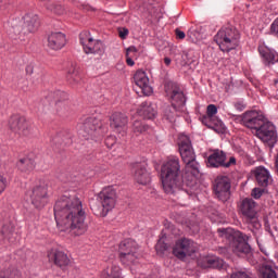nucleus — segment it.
I'll return each mask as SVG.
<instances>
[{
	"label": "nucleus",
	"instance_id": "nucleus-49",
	"mask_svg": "<svg viewBox=\"0 0 278 278\" xmlns=\"http://www.w3.org/2000/svg\"><path fill=\"white\" fill-rule=\"evenodd\" d=\"M126 63L128 66H134V64H136V62H134L131 58H127Z\"/></svg>",
	"mask_w": 278,
	"mask_h": 278
},
{
	"label": "nucleus",
	"instance_id": "nucleus-20",
	"mask_svg": "<svg viewBox=\"0 0 278 278\" xmlns=\"http://www.w3.org/2000/svg\"><path fill=\"white\" fill-rule=\"evenodd\" d=\"M48 260L50 264H54V266H58L62 270H66V267L71 262L68 255L58 249H52L48 252Z\"/></svg>",
	"mask_w": 278,
	"mask_h": 278
},
{
	"label": "nucleus",
	"instance_id": "nucleus-54",
	"mask_svg": "<svg viewBox=\"0 0 278 278\" xmlns=\"http://www.w3.org/2000/svg\"><path fill=\"white\" fill-rule=\"evenodd\" d=\"M59 140H60V136H56V137L54 138V141L58 142Z\"/></svg>",
	"mask_w": 278,
	"mask_h": 278
},
{
	"label": "nucleus",
	"instance_id": "nucleus-42",
	"mask_svg": "<svg viewBox=\"0 0 278 278\" xmlns=\"http://www.w3.org/2000/svg\"><path fill=\"white\" fill-rule=\"evenodd\" d=\"M230 166H236V156H230L228 162L224 161V168H229Z\"/></svg>",
	"mask_w": 278,
	"mask_h": 278
},
{
	"label": "nucleus",
	"instance_id": "nucleus-48",
	"mask_svg": "<svg viewBox=\"0 0 278 278\" xmlns=\"http://www.w3.org/2000/svg\"><path fill=\"white\" fill-rule=\"evenodd\" d=\"M235 108H236L237 110H239L240 112H242V110H244V105H243L242 103H236V104H235Z\"/></svg>",
	"mask_w": 278,
	"mask_h": 278
},
{
	"label": "nucleus",
	"instance_id": "nucleus-2",
	"mask_svg": "<svg viewBox=\"0 0 278 278\" xmlns=\"http://www.w3.org/2000/svg\"><path fill=\"white\" fill-rule=\"evenodd\" d=\"M218 233L226 242H228L229 249L232 250L238 257H251V245H249V236L240 230L232 228H219Z\"/></svg>",
	"mask_w": 278,
	"mask_h": 278
},
{
	"label": "nucleus",
	"instance_id": "nucleus-15",
	"mask_svg": "<svg viewBox=\"0 0 278 278\" xmlns=\"http://www.w3.org/2000/svg\"><path fill=\"white\" fill-rule=\"evenodd\" d=\"M242 123L248 129L255 131L266 123L264 114L257 111H248L242 116Z\"/></svg>",
	"mask_w": 278,
	"mask_h": 278
},
{
	"label": "nucleus",
	"instance_id": "nucleus-30",
	"mask_svg": "<svg viewBox=\"0 0 278 278\" xmlns=\"http://www.w3.org/2000/svg\"><path fill=\"white\" fill-rule=\"evenodd\" d=\"M17 168L22 173H31L36 168V162L29 157L20 159L17 162Z\"/></svg>",
	"mask_w": 278,
	"mask_h": 278
},
{
	"label": "nucleus",
	"instance_id": "nucleus-55",
	"mask_svg": "<svg viewBox=\"0 0 278 278\" xmlns=\"http://www.w3.org/2000/svg\"><path fill=\"white\" fill-rule=\"evenodd\" d=\"M14 23H16V22L11 21V22H9V25H14Z\"/></svg>",
	"mask_w": 278,
	"mask_h": 278
},
{
	"label": "nucleus",
	"instance_id": "nucleus-16",
	"mask_svg": "<svg viewBox=\"0 0 278 278\" xmlns=\"http://www.w3.org/2000/svg\"><path fill=\"white\" fill-rule=\"evenodd\" d=\"M131 175L137 184L147 186L151 184V174L147 170L144 163H132L130 165Z\"/></svg>",
	"mask_w": 278,
	"mask_h": 278
},
{
	"label": "nucleus",
	"instance_id": "nucleus-50",
	"mask_svg": "<svg viewBox=\"0 0 278 278\" xmlns=\"http://www.w3.org/2000/svg\"><path fill=\"white\" fill-rule=\"evenodd\" d=\"M170 62H172L170 58L168 56L164 58V64H166V66H170Z\"/></svg>",
	"mask_w": 278,
	"mask_h": 278
},
{
	"label": "nucleus",
	"instance_id": "nucleus-11",
	"mask_svg": "<svg viewBox=\"0 0 278 278\" xmlns=\"http://www.w3.org/2000/svg\"><path fill=\"white\" fill-rule=\"evenodd\" d=\"M255 201L247 198L241 202L240 212L247 225H250L257 230L262 228V224H260V220L257 219V211L255 210Z\"/></svg>",
	"mask_w": 278,
	"mask_h": 278
},
{
	"label": "nucleus",
	"instance_id": "nucleus-3",
	"mask_svg": "<svg viewBox=\"0 0 278 278\" xmlns=\"http://www.w3.org/2000/svg\"><path fill=\"white\" fill-rule=\"evenodd\" d=\"M109 131L108 123L97 118L96 116L84 117L77 124V132L84 140H99Z\"/></svg>",
	"mask_w": 278,
	"mask_h": 278
},
{
	"label": "nucleus",
	"instance_id": "nucleus-22",
	"mask_svg": "<svg viewBox=\"0 0 278 278\" xmlns=\"http://www.w3.org/2000/svg\"><path fill=\"white\" fill-rule=\"evenodd\" d=\"M127 116L123 113H113L110 117V126L116 134H125L127 131Z\"/></svg>",
	"mask_w": 278,
	"mask_h": 278
},
{
	"label": "nucleus",
	"instance_id": "nucleus-28",
	"mask_svg": "<svg viewBox=\"0 0 278 278\" xmlns=\"http://www.w3.org/2000/svg\"><path fill=\"white\" fill-rule=\"evenodd\" d=\"M137 112L139 116H142V118H146L148 121H151V118H155V114H157L155 108H153V104H151V102L141 103Z\"/></svg>",
	"mask_w": 278,
	"mask_h": 278
},
{
	"label": "nucleus",
	"instance_id": "nucleus-47",
	"mask_svg": "<svg viewBox=\"0 0 278 278\" xmlns=\"http://www.w3.org/2000/svg\"><path fill=\"white\" fill-rule=\"evenodd\" d=\"M176 36L177 38H179V40H184V38H186V33H184L182 30L176 29Z\"/></svg>",
	"mask_w": 278,
	"mask_h": 278
},
{
	"label": "nucleus",
	"instance_id": "nucleus-18",
	"mask_svg": "<svg viewBox=\"0 0 278 278\" xmlns=\"http://www.w3.org/2000/svg\"><path fill=\"white\" fill-rule=\"evenodd\" d=\"M80 45L83 46V49L85 53H99L103 49V43L99 40L92 39L90 37V33L84 31L79 36Z\"/></svg>",
	"mask_w": 278,
	"mask_h": 278
},
{
	"label": "nucleus",
	"instance_id": "nucleus-32",
	"mask_svg": "<svg viewBox=\"0 0 278 278\" xmlns=\"http://www.w3.org/2000/svg\"><path fill=\"white\" fill-rule=\"evenodd\" d=\"M131 131L135 136H141V134L149 131V125L144 124L142 121H135L131 126Z\"/></svg>",
	"mask_w": 278,
	"mask_h": 278
},
{
	"label": "nucleus",
	"instance_id": "nucleus-29",
	"mask_svg": "<svg viewBox=\"0 0 278 278\" xmlns=\"http://www.w3.org/2000/svg\"><path fill=\"white\" fill-rule=\"evenodd\" d=\"M254 177L258 186H262L263 188H266V186H268V181H270V173H268V169L265 167H257L254 170Z\"/></svg>",
	"mask_w": 278,
	"mask_h": 278
},
{
	"label": "nucleus",
	"instance_id": "nucleus-51",
	"mask_svg": "<svg viewBox=\"0 0 278 278\" xmlns=\"http://www.w3.org/2000/svg\"><path fill=\"white\" fill-rule=\"evenodd\" d=\"M129 51H134L136 53V51H138V50L136 49V47H129L127 49V53H129Z\"/></svg>",
	"mask_w": 278,
	"mask_h": 278
},
{
	"label": "nucleus",
	"instance_id": "nucleus-45",
	"mask_svg": "<svg viewBox=\"0 0 278 278\" xmlns=\"http://www.w3.org/2000/svg\"><path fill=\"white\" fill-rule=\"evenodd\" d=\"M81 186V179L74 177L72 178V188H79Z\"/></svg>",
	"mask_w": 278,
	"mask_h": 278
},
{
	"label": "nucleus",
	"instance_id": "nucleus-36",
	"mask_svg": "<svg viewBox=\"0 0 278 278\" xmlns=\"http://www.w3.org/2000/svg\"><path fill=\"white\" fill-rule=\"evenodd\" d=\"M261 278H277V271H275V269H273V267L266 265L262 269Z\"/></svg>",
	"mask_w": 278,
	"mask_h": 278
},
{
	"label": "nucleus",
	"instance_id": "nucleus-23",
	"mask_svg": "<svg viewBox=\"0 0 278 278\" xmlns=\"http://www.w3.org/2000/svg\"><path fill=\"white\" fill-rule=\"evenodd\" d=\"M48 47L52 49V51L64 49V47H66V35L61 31L51 33L48 36Z\"/></svg>",
	"mask_w": 278,
	"mask_h": 278
},
{
	"label": "nucleus",
	"instance_id": "nucleus-38",
	"mask_svg": "<svg viewBox=\"0 0 278 278\" xmlns=\"http://www.w3.org/2000/svg\"><path fill=\"white\" fill-rule=\"evenodd\" d=\"M8 188V178L5 176L0 175V195L5 192Z\"/></svg>",
	"mask_w": 278,
	"mask_h": 278
},
{
	"label": "nucleus",
	"instance_id": "nucleus-33",
	"mask_svg": "<svg viewBox=\"0 0 278 278\" xmlns=\"http://www.w3.org/2000/svg\"><path fill=\"white\" fill-rule=\"evenodd\" d=\"M0 278H23V274L14 267H8L0 271Z\"/></svg>",
	"mask_w": 278,
	"mask_h": 278
},
{
	"label": "nucleus",
	"instance_id": "nucleus-26",
	"mask_svg": "<svg viewBox=\"0 0 278 278\" xmlns=\"http://www.w3.org/2000/svg\"><path fill=\"white\" fill-rule=\"evenodd\" d=\"M40 27V18L36 14H26L24 16V30L34 34Z\"/></svg>",
	"mask_w": 278,
	"mask_h": 278
},
{
	"label": "nucleus",
	"instance_id": "nucleus-37",
	"mask_svg": "<svg viewBox=\"0 0 278 278\" xmlns=\"http://www.w3.org/2000/svg\"><path fill=\"white\" fill-rule=\"evenodd\" d=\"M230 278H253L251 277V274L243 271V270H239V271H233L230 275Z\"/></svg>",
	"mask_w": 278,
	"mask_h": 278
},
{
	"label": "nucleus",
	"instance_id": "nucleus-8",
	"mask_svg": "<svg viewBox=\"0 0 278 278\" xmlns=\"http://www.w3.org/2000/svg\"><path fill=\"white\" fill-rule=\"evenodd\" d=\"M138 242L134 239H125L119 244V260L125 266L138 264Z\"/></svg>",
	"mask_w": 278,
	"mask_h": 278
},
{
	"label": "nucleus",
	"instance_id": "nucleus-35",
	"mask_svg": "<svg viewBox=\"0 0 278 278\" xmlns=\"http://www.w3.org/2000/svg\"><path fill=\"white\" fill-rule=\"evenodd\" d=\"M59 96L61 97V99L63 100H59L55 105L58 108V110H60V108H63V110H68V93L61 91L59 93Z\"/></svg>",
	"mask_w": 278,
	"mask_h": 278
},
{
	"label": "nucleus",
	"instance_id": "nucleus-4",
	"mask_svg": "<svg viewBox=\"0 0 278 278\" xmlns=\"http://www.w3.org/2000/svg\"><path fill=\"white\" fill-rule=\"evenodd\" d=\"M79 193L71 202V231L72 236H84L88 231L86 223V206L81 201Z\"/></svg>",
	"mask_w": 278,
	"mask_h": 278
},
{
	"label": "nucleus",
	"instance_id": "nucleus-17",
	"mask_svg": "<svg viewBox=\"0 0 278 278\" xmlns=\"http://www.w3.org/2000/svg\"><path fill=\"white\" fill-rule=\"evenodd\" d=\"M216 114H218V108H216V104H208L206 108V115L202 117V123L210 129H215V131H225V124L220 121H217L216 124L212 123Z\"/></svg>",
	"mask_w": 278,
	"mask_h": 278
},
{
	"label": "nucleus",
	"instance_id": "nucleus-7",
	"mask_svg": "<svg viewBox=\"0 0 278 278\" xmlns=\"http://www.w3.org/2000/svg\"><path fill=\"white\" fill-rule=\"evenodd\" d=\"M214 40L220 51L229 53L240 45V33L236 28L224 26L214 36Z\"/></svg>",
	"mask_w": 278,
	"mask_h": 278
},
{
	"label": "nucleus",
	"instance_id": "nucleus-31",
	"mask_svg": "<svg viewBox=\"0 0 278 278\" xmlns=\"http://www.w3.org/2000/svg\"><path fill=\"white\" fill-rule=\"evenodd\" d=\"M101 278H121V267L117 265L108 267L102 271Z\"/></svg>",
	"mask_w": 278,
	"mask_h": 278
},
{
	"label": "nucleus",
	"instance_id": "nucleus-40",
	"mask_svg": "<svg viewBox=\"0 0 278 278\" xmlns=\"http://www.w3.org/2000/svg\"><path fill=\"white\" fill-rule=\"evenodd\" d=\"M105 144H106L108 149H112V147H114V144H116V137H114V136L106 137Z\"/></svg>",
	"mask_w": 278,
	"mask_h": 278
},
{
	"label": "nucleus",
	"instance_id": "nucleus-39",
	"mask_svg": "<svg viewBox=\"0 0 278 278\" xmlns=\"http://www.w3.org/2000/svg\"><path fill=\"white\" fill-rule=\"evenodd\" d=\"M157 253H164V251H168V244L164 243V241L159 240L155 247Z\"/></svg>",
	"mask_w": 278,
	"mask_h": 278
},
{
	"label": "nucleus",
	"instance_id": "nucleus-34",
	"mask_svg": "<svg viewBox=\"0 0 278 278\" xmlns=\"http://www.w3.org/2000/svg\"><path fill=\"white\" fill-rule=\"evenodd\" d=\"M14 235V225L12 223H7L2 226L1 229V236L3 240H8L9 242H12V236Z\"/></svg>",
	"mask_w": 278,
	"mask_h": 278
},
{
	"label": "nucleus",
	"instance_id": "nucleus-43",
	"mask_svg": "<svg viewBox=\"0 0 278 278\" xmlns=\"http://www.w3.org/2000/svg\"><path fill=\"white\" fill-rule=\"evenodd\" d=\"M118 36L119 38H122V40H125L127 38V36H129V29L127 28H122L119 31H118Z\"/></svg>",
	"mask_w": 278,
	"mask_h": 278
},
{
	"label": "nucleus",
	"instance_id": "nucleus-10",
	"mask_svg": "<svg viewBox=\"0 0 278 278\" xmlns=\"http://www.w3.org/2000/svg\"><path fill=\"white\" fill-rule=\"evenodd\" d=\"M8 127L12 134L18 138H27L31 136V125L27 122V118L21 114H13L9 118Z\"/></svg>",
	"mask_w": 278,
	"mask_h": 278
},
{
	"label": "nucleus",
	"instance_id": "nucleus-53",
	"mask_svg": "<svg viewBox=\"0 0 278 278\" xmlns=\"http://www.w3.org/2000/svg\"><path fill=\"white\" fill-rule=\"evenodd\" d=\"M29 71H30V74H33V73H34V71H33L31 66H27V67H26V73H29Z\"/></svg>",
	"mask_w": 278,
	"mask_h": 278
},
{
	"label": "nucleus",
	"instance_id": "nucleus-13",
	"mask_svg": "<svg viewBox=\"0 0 278 278\" xmlns=\"http://www.w3.org/2000/svg\"><path fill=\"white\" fill-rule=\"evenodd\" d=\"M214 192L219 201H229L231 197V179L227 176H218L214 181Z\"/></svg>",
	"mask_w": 278,
	"mask_h": 278
},
{
	"label": "nucleus",
	"instance_id": "nucleus-27",
	"mask_svg": "<svg viewBox=\"0 0 278 278\" xmlns=\"http://www.w3.org/2000/svg\"><path fill=\"white\" fill-rule=\"evenodd\" d=\"M198 264L201 268H223V260L217 256H204Z\"/></svg>",
	"mask_w": 278,
	"mask_h": 278
},
{
	"label": "nucleus",
	"instance_id": "nucleus-9",
	"mask_svg": "<svg viewBox=\"0 0 278 278\" xmlns=\"http://www.w3.org/2000/svg\"><path fill=\"white\" fill-rule=\"evenodd\" d=\"M28 195L30 197L31 205L36 210H42L49 203V185L45 180H39L28 192Z\"/></svg>",
	"mask_w": 278,
	"mask_h": 278
},
{
	"label": "nucleus",
	"instance_id": "nucleus-12",
	"mask_svg": "<svg viewBox=\"0 0 278 278\" xmlns=\"http://www.w3.org/2000/svg\"><path fill=\"white\" fill-rule=\"evenodd\" d=\"M197 243L194 241L184 238L178 241H176L173 254L178 260H186V257H190L197 253Z\"/></svg>",
	"mask_w": 278,
	"mask_h": 278
},
{
	"label": "nucleus",
	"instance_id": "nucleus-24",
	"mask_svg": "<svg viewBox=\"0 0 278 278\" xmlns=\"http://www.w3.org/2000/svg\"><path fill=\"white\" fill-rule=\"evenodd\" d=\"M169 99L175 112H180V110L186 105V96L184 94V91L177 87H175L169 93Z\"/></svg>",
	"mask_w": 278,
	"mask_h": 278
},
{
	"label": "nucleus",
	"instance_id": "nucleus-1",
	"mask_svg": "<svg viewBox=\"0 0 278 278\" xmlns=\"http://www.w3.org/2000/svg\"><path fill=\"white\" fill-rule=\"evenodd\" d=\"M178 149L182 162L186 164L184 176H179L181 165H179V159L172 156L161 167V181L163 190L166 194H175L179 190H184V186L188 188L197 184V177H199V163L197 162V154L192 148V141L190 137L185 134H180L178 137Z\"/></svg>",
	"mask_w": 278,
	"mask_h": 278
},
{
	"label": "nucleus",
	"instance_id": "nucleus-25",
	"mask_svg": "<svg viewBox=\"0 0 278 278\" xmlns=\"http://www.w3.org/2000/svg\"><path fill=\"white\" fill-rule=\"evenodd\" d=\"M227 160V154H225L222 150H215L207 157V164L211 168H219V166L225 165V161Z\"/></svg>",
	"mask_w": 278,
	"mask_h": 278
},
{
	"label": "nucleus",
	"instance_id": "nucleus-5",
	"mask_svg": "<svg viewBox=\"0 0 278 278\" xmlns=\"http://www.w3.org/2000/svg\"><path fill=\"white\" fill-rule=\"evenodd\" d=\"M117 199L116 189L112 186L103 188L98 195L97 202L91 205L92 213L99 218H105L116 207Z\"/></svg>",
	"mask_w": 278,
	"mask_h": 278
},
{
	"label": "nucleus",
	"instance_id": "nucleus-14",
	"mask_svg": "<svg viewBox=\"0 0 278 278\" xmlns=\"http://www.w3.org/2000/svg\"><path fill=\"white\" fill-rule=\"evenodd\" d=\"M255 136L267 144H275L277 142V130H275V125L268 122V119L255 130Z\"/></svg>",
	"mask_w": 278,
	"mask_h": 278
},
{
	"label": "nucleus",
	"instance_id": "nucleus-46",
	"mask_svg": "<svg viewBox=\"0 0 278 278\" xmlns=\"http://www.w3.org/2000/svg\"><path fill=\"white\" fill-rule=\"evenodd\" d=\"M59 179L60 181H62L63 184H68V173H61L59 175Z\"/></svg>",
	"mask_w": 278,
	"mask_h": 278
},
{
	"label": "nucleus",
	"instance_id": "nucleus-52",
	"mask_svg": "<svg viewBox=\"0 0 278 278\" xmlns=\"http://www.w3.org/2000/svg\"><path fill=\"white\" fill-rule=\"evenodd\" d=\"M13 34H18V26H12Z\"/></svg>",
	"mask_w": 278,
	"mask_h": 278
},
{
	"label": "nucleus",
	"instance_id": "nucleus-6",
	"mask_svg": "<svg viewBox=\"0 0 278 278\" xmlns=\"http://www.w3.org/2000/svg\"><path fill=\"white\" fill-rule=\"evenodd\" d=\"M54 218L60 233H71V198L62 195L54 204Z\"/></svg>",
	"mask_w": 278,
	"mask_h": 278
},
{
	"label": "nucleus",
	"instance_id": "nucleus-41",
	"mask_svg": "<svg viewBox=\"0 0 278 278\" xmlns=\"http://www.w3.org/2000/svg\"><path fill=\"white\" fill-rule=\"evenodd\" d=\"M262 194H264V190L260 189V188H254L252 190V197L253 199H261Z\"/></svg>",
	"mask_w": 278,
	"mask_h": 278
},
{
	"label": "nucleus",
	"instance_id": "nucleus-44",
	"mask_svg": "<svg viewBox=\"0 0 278 278\" xmlns=\"http://www.w3.org/2000/svg\"><path fill=\"white\" fill-rule=\"evenodd\" d=\"M165 117L167 121H173V118H175V114L173 113V110H170V106L165 110Z\"/></svg>",
	"mask_w": 278,
	"mask_h": 278
},
{
	"label": "nucleus",
	"instance_id": "nucleus-19",
	"mask_svg": "<svg viewBox=\"0 0 278 278\" xmlns=\"http://www.w3.org/2000/svg\"><path fill=\"white\" fill-rule=\"evenodd\" d=\"M134 81L146 97H151V94H153V87H151L149 83L147 72L138 70L134 75Z\"/></svg>",
	"mask_w": 278,
	"mask_h": 278
},
{
	"label": "nucleus",
	"instance_id": "nucleus-21",
	"mask_svg": "<svg viewBox=\"0 0 278 278\" xmlns=\"http://www.w3.org/2000/svg\"><path fill=\"white\" fill-rule=\"evenodd\" d=\"M258 53L264 66H274L278 62V53L264 45L258 46Z\"/></svg>",
	"mask_w": 278,
	"mask_h": 278
}]
</instances>
